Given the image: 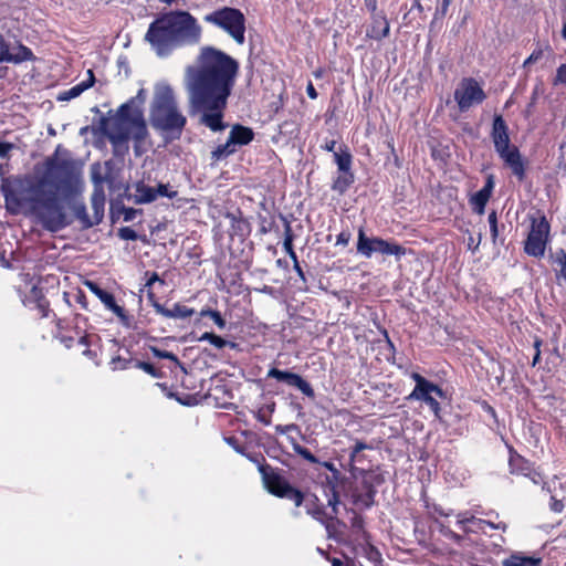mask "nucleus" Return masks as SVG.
Wrapping results in <instances>:
<instances>
[{
    "label": "nucleus",
    "instance_id": "obj_1",
    "mask_svg": "<svg viewBox=\"0 0 566 566\" xmlns=\"http://www.w3.org/2000/svg\"><path fill=\"white\" fill-rule=\"evenodd\" d=\"M239 65L235 60L212 46H205L185 71V87L189 107L201 113L200 122L213 132L222 130L223 109L235 82Z\"/></svg>",
    "mask_w": 566,
    "mask_h": 566
},
{
    "label": "nucleus",
    "instance_id": "obj_2",
    "mask_svg": "<svg viewBox=\"0 0 566 566\" xmlns=\"http://www.w3.org/2000/svg\"><path fill=\"white\" fill-rule=\"evenodd\" d=\"M201 38V27L186 11L167 13L155 20L146 33V40L158 55H167L174 48L181 44L198 43Z\"/></svg>",
    "mask_w": 566,
    "mask_h": 566
},
{
    "label": "nucleus",
    "instance_id": "obj_3",
    "mask_svg": "<svg viewBox=\"0 0 566 566\" xmlns=\"http://www.w3.org/2000/svg\"><path fill=\"white\" fill-rule=\"evenodd\" d=\"M151 127L169 139L180 138L187 124V117L180 109L172 87L166 82L154 86L149 109Z\"/></svg>",
    "mask_w": 566,
    "mask_h": 566
},
{
    "label": "nucleus",
    "instance_id": "obj_4",
    "mask_svg": "<svg viewBox=\"0 0 566 566\" xmlns=\"http://www.w3.org/2000/svg\"><path fill=\"white\" fill-rule=\"evenodd\" d=\"M44 170L36 189H46L62 198H75L82 191L81 174L73 159L56 150L44 161Z\"/></svg>",
    "mask_w": 566,
    "mask_h": 566
},
{
    "label": "nucleus",
    "instance_id": "obj_5",
    "mask_svg": "<svg viewBox=\"0 0 566 566\" xmlns=\"http://www.w3.org/2000/svg\"><path fill=\"white\" fill-rule=\"evenodd\" d=\"M148 135L143 111L135 105L134 99L119 107L115 123L107 132V137L114 145H122L133 139L137 155L140 154V147Z\"/></svg>",
    "mask_w": 566,
    "mask_h": 566
},
{
    "label": "nucleus",
    "instance_id": "obj_6",
    "mask_svg": "<svg viewBox=\"0 0 566 566\" xmlns=\"http://www.w3.org/2000/svg\"><path fill=\"white\" fill-rule=\"evenodd\" d=\"M73 200L74 198H62L61 195L46 189H35L31 198V208L45 229L57 231L67 224L64 203L70 205Z\"/></svg>",
    "mask_w": 566,
    "mask_h": 566
},
{
    "label": "nucleus",
    "instance_id": "obj_7",
    "mask_svg": "<svg viewBox=\"0 0 566 566\" xmlns=\"http://www.w3.org/2000/svg\"><path fill=\"white\" fill-rule=\"evenodd\" d=\"M492 138L500 157L512 169V172L522 179L524 177V166L517 148L510 146L507 127L501 116H496L493 122Z\"/></svg>",
    "mask_w": 566,
    "mask_h": 566
},
{
    "label": "nucleus",
    "instance_id": "obj_8",
    "mask_svg": "<svg viewBox=\"0 0 566 566\" xmlns=\"http://www.w3.org/2000/svg\"><path fill=\"white\" fill-rule=\"evenodd\" d=\"M203 20L224 30L238 44L244 43L245 18L240 10L224 7L206 14Z\"/></svg>",
    "mask_w": 566,
    "mask_h": 566
},
{
    "label": "nucleus",
    "instance_id": "obj_9",
    "mask_svg": "<svg viewBox=\"0 0 566 566\" xmlns=\"http://www.w3.org/2000/svg\"><path fill=\"white\" fill-rule=\"evenodd\" d=\"M260 472L264 488L271 494L279 497L290 499L295 503V506H301L303 502L302 493L292 488L284 478H282L269 467H260Z\"/></svg>",
    "mask_w": 566,
    "mask_h": 566
},
{
    "label": "nucleus",
    "instance_id": "obj_10",
    "mask_svg": "<svg viewBox=\"0 0 566 566\" xmlns=\"http://www.w3.org/2000/svg\"><path fill=\"white\" fill-rule=\"evenodd\" d=\"M411 377L416 381V386L411 394L408 396V399L421 400L426 402L433 411L434 416L439 418L440 403L438 402L437 397L443 398V390L417 373H413Z\"/></svg>",
    "mask_w": 566,
    "mask_h": 566
},
{
    "label": "nucleus",
    "instance_id": "obj_11",
    "mask_svg": "<svg viewBox=\"0 0 566 566\" xmlns=\"http://www.w3.org/2000/svg\"><path fill=\"white\" fill-rule=\"evenodd\" d=\"M357 252L366 258H370L374 252L386 255L401 256L406 253L401 245L386 241L381 238H368L363 229L358 231Z\"/></svg>",
    "mask_w": 566,
    "mask_h": 566
},
{
    "label": "nucleus",
    "instance_id": "obj_12",
    "mask_svg": "<svg viewBox=\"0 0 566 566\" xmlns=\"http://www.w3.org/2000/svg\"><path fill=\"white\" fill-rule=\"evenodd\" d=\"M549 235V223L545 217L532 219L531 230L525 241L524 251L532 256L541 258L545 253Z\"/></svg>",
    "mask_w": 566,
    "mask_h": 566
},
{
    "label": "nucleus",
    "instance_id": "obj_13",
    "mask_svg": "<svg viewBox=\"0 0 566 566\" xmlns=\"http://www.w3.org/2000/svg\"><path fill=\"white\" fill-rule=\"evenodd\" d=\"M454 99L460 111L467 112L472 106L481 104L485 99V93L473 78H463L454 91Z\"/></svg>",
    "mask_w": 566,
    "mask_h": 566
},
{
    "label": "nucleus",
    "instance_id": "obj_14",
    "mask_svg": "<svg viewBox=\"0 0 566 566\" xmlns=\"http://www.w3.org/2000/svg\"><path fill=\"white\" fill-rule=\"evenodd\" d=\"M253 139V132L249 127L235 125L230 132L228 140L212 151V158L220 160L235 151L237 145H247Z\"/></svg>",
    "mask_w": 566,
    "mask_h": 566
},
{
    "label": "nucleus",
    "instance_id": "obj_15",
    "mask_svg": "<svg viewBox=\"0 0 566 566\" xmlns=\"http://www.w3.org/2000/svg\"><path fill=\"white\" fill-rule=\"evenodd\" d=\"M34 59L32 51L23 44H17L10 46L0 35V63H13L19 64L24 61H31Z\"/></svg>",
    "mask_w": 566,
    "mask_h": 566
},
{
    "label": "nucleus",
    "instance_id": "obj_16",
    "mask_svg": "<svg viewBox=\"0 0 566 566\" xmlns=\"http://www.w3.org/2000/svg\"><path fill=\"white\" fill-rule=\"evenodd\" d=\"M268 377L275 378L280 381H284L289 386L297 388L302 394H304L307 397H314V390L312 386L297 374L280 370L277 368H272L269 370Z\"/></svg>",
    "mask_w": 566,
    "mask_h": 566
},
{
    "label": "nucleus",
    "instance_id": "obj_17",
    "mask_svg": "<svg viewBox=\"0 0 566 566\" xmlns=\"http://www.w3.org/2000/svg\"><path fill=\"white\" fill-rule=\"evenodd\" d=\"M84 284L93 294L99 298L106 308L112 311L123 322L127 321V315L125 314L124 308L116 304L115 298L111 293L102 290L96 283L92 281H86Z\"/></svg>",
    "mask_w": 566,
    "mask_h": 566
},
{
    "label": "nucleus",
    "instance_id": "obj_18",
    "mask_svg": "<svg viewBox=\"0 0 566 566\" xmlns=\"http://www.w3.org/2000/svg\"><path fill=\"white\" fill-rule=\"evenodd\" d=\"M510 471L512 474H522L525 476H531L532 481L537 484L539 481L537 478H539L538 474L532 475V468L527 460H525L523 457H521L518 453L510 450V460H509Z\"/></svg>",
    "mask_w": 566,
    "mask_h": 566
},
{
    "label": "nucleus",
    "instance_id": "obj_19",
    "mask_svg": "<svg viewBox=\"0 0 566 566\" xmlns=\"http://www.w3.org/2000/svg\"><path fill=\"white\" fill-rule=\"evenodd\" d=\"M542 563L539 556L515 552L502 560V566H542Z\"/></svg>",
    "mask_w": 566,
    "mask_h": 566
},
{
    "label": "nucleus",
    "instance_id": "obj_20",
    "mask_svg": "<svg viewBox=\"0 0 566 566\" xmlns=\"http://www.w3.org/2000/svg\"><path fill=\"white\" fill-rule=\"evenodd\" d=\"M389 33V23L384 17L374 19L373 25L367 31V35L371 39L380 40L386 38Z\"/></svg>",
    "mask_w": 566,
    "mask_h": 566
},
{
    "label": "nucleus",
    "instance_id": "obj_21",
    "mask_svg": "<svg viewBox=\"0 0 566 566\" xmlns=\"http://www.w3.org/2000/svg\"><path fill=\"white\" fill-rule=\"evenodd\" d=\"M157 199V192L154 187L145 184L136 185L135 202L136 203H149Z\"/></svg>",
    "mask_w": 566,
    "mask_h": 566
},
{
    "label": "nucleus",
    "instance_id": "obj_22",
    "mask_svg": "<svg viewBox=\"0 0 566 566\" xmlns=\"http://www.w3.org/2000/svg\"><path fill=\"white\" fill-rule=\"evenodd\" d=\"M88 78L86 81H83L82 83L73 86L67 92H65V99L77 97L82 92L87 90L94 84V74L92 70L87 71Z\"/></svg>",
    "mask_w": 566,
    "mask_h": 566
},
{
    "label": "nucleus",
    "instance_id": "obj_23",
    "mask_svg": "<svg viewBox=\"0 0 566 566\" xmlns=\"http://www.w3.org/2000/svg\"><path fill=\"white\" fill-rule=\"evenodd\" d=\"M490 195L486 193V190H479L473 197H472V205L474 206V210L482 214L484 212V207L486 202L490 199Z\"/></svg>",
    "mask_w": 566,
    "mask_h": 566
},
{
    "label": "nucleus",
    "instance_id": "obj_24",
    "mask_svg": "<svg viewBox=\"0 0 566 566\" xmlns=\"http://www.w3.org/2000/svg\"><path fill=\"white\" fill-rule=\"evenodd\" d=\"M334 158L338 166V169L342 171H348L352 164V156L348 151H334Z\"/></svg>",
    "mask_w": 566,
    "mask_h": 566
},
{
    "label": "nucleus",
    "instance_id": "obj_25",
    "mask_svg": "<svg viewBox=\"0 0 566 566\" xmlns=\"http://www.w3.org/2000/svg\"><path fill=\"white\" fill-rule=\"evenodd\" d=\"M545 51L551 52L549 45L534 50L532 54L524 61L523 67H528L530 65L538 62L543 57Z\"/></svg>",
    "mask_w": 566,
    "mask_h": 566
},
{
    "label": "nucleus",
    "instance_id": "obj_26",
    "mask_svg": "<svg viewBox=\"0 0 566 566\" xmlns=\"http://www.w3.org/2000/svg\"><path fill=\"white\" fill-rule=\"evenodd\" d=\"M199 340H201V342L207 340L217 348H223L227 345L226 339H223L222 337H220L213 333L202 334V336L199 338Z\"/></svg>",
    "mask_w": 566,
    "mask_h": 566
},
{
    "label": "nucleus",
    "instance_id": "obj_27",
    "mask_svg": "<svg viewBox=\"0 0 566 566\" xmlns=\"http://www.w3.org/2000/svg\"><path fill=\"white\" fill-rule=\"evenodd\" d=\"M201 316H209L220 328H224L226 326V321L217 311L203 310L201 311Z\"/></svg>",
    "mask_w": 566,
    "mask_h": 566
},
{
    "label": "nucleus",
    "instance_id": "obj_28",
    "mask_svg": "<svg viewBox=\"0 0 566 566\" xmlns=\"http://www.w3.org/2000/svg\"><path fill=\"white\" fill-rule=\"evenodd\" d=\"M157 198L158 197H167L175 198L177 196V191L174 190L169 185H158L156 188Z\"/></svg>",
    "mask_w": 566,
    "mask_h": 566
},
{
    "label": "nucleus",
    "instance_id": "obj_29",
    "mask_svg": "<svg viewBox=\"0 0 566 566\" xmlns=\"http://www.w3.org/2000/svg\"><path fill=\"white\" fill-rule=\"evenodd\" d=\"M293 449H294V451L298 455H301L302 458H304L308 462H311V463H316L317 462L316 458L306 448H303L302 446L295 443L293 446Z\"/></svg>",
    "mask_w": 566,
    "mask_h": 566
},
{
    "label": "nucleus",
    "instance_id": "obj_30",
    "mask_svg": "<svg viewBox=\"0 0 566 566\" xmlns=\"http://www.w3.org/2000/svg\"><path fill=\"white\" fill-rule=\"evenodd\" d=\"M555 262L559 266V274L566 280V253L563 250L556 253Z\"/></svg>",
    "mask_w": 566,
    "mask_h": 566
},
{
    "label": "nucleus",
    "instance_id": "obj_31",
    "mask_svg": "<svg viewBox=\"0 0 566 566\" xmlns=\"http://www.w3.org/2000/svg\"><path fill=\"white\" fill-rule=\"evenodd\" d=\"M192 314H193L192 308H188L186 306H180V305L174 306L172 317L186 318V317L191 316Z\"/></svg>",
    "mask_w": 566,
    "mask_h": 566
},
{
    "label": "nucleus",
    "instance_id": "obj_32",
    "mask_svg": "<svg viewBox=\"0 0 566 566\" xmlns=\"http://www.w3.org/2000/svg\"><path fill=\"white\" fill-rule=\"evenodd\" d=\"M553 84L554 85H559V84L566 85V63L562 64L557 69L556 75L553 80Z\"/></svg>",
    "mask_w": 566,
    "mask_h": 566
},
{
    "label": "nucleus",
    "instance_id": "obj_33",
    "mask_svg": "<svg viewBox=\"0 0 566 566\" xmlns=\"http://www.w3.org/2000/svg\"><path fill=\"white\" fill-rule=\"evenodd\" d=\"M118 235L123 240H136L137 233L129 227L120 228L118 231Z\"/></svg>",
    "mask_w": 566,
    "mask_h": 566
},
{
    "label": "nucleus",
    "instance_id": "obj_34",
    "mask_svg": "<svg viewBox=\"0 0 566 566\" xmlns=\"http://www.w3.org/2000/svg\"><path fill=\"white\" fill-rule=\"evenodd\" d=\"M488 220H489L490 228H491V234H492L493 239H495L497 237V218H496V212L492 211L489 214Z\"/></svg>",
    "mask_w": 566,
    "mask_h": 566
},
{
    "label": "nucleus",
    "instance_id": "obj_35",
    "mask_svg": "<svg viewBox=\"0 0 566 566\" xmlns=\"http://www.w3.org/2000/svg\"><path fill=\"white\" fill-rule=\"evenodd\" d=\"M153 353L158 358H165V359H169V360H172V361H177L178 360L176 355L170 353V352L160 350L158 348H153Z\"/></svg>",
    "mask_w": 566,
    "mask_h": 566
},
{
    "label": "nucleus",
    "instance_id": "obj_36",
    "mask_svg": "<svg viewBox=\"0 0 566 566\" xmlns=\"http://www.w3.org/2000/svg\"><path fill=\"white\" fill-rule=\"evenodd\" d=\"M92 201H93V207H94L96 213H98L99 208H103V206H104L103 192L102 191H99V192L96 191L94 193V196H93Z\"/></svg>",
    "mask_w": 566,
    "mask_h": 566
},
{
    "label": "nucleus",
    "instance_id": "obj_37",
    "mask_svg": "<svg viewBox=\"0 0 566 566\" xmlns=\"http://www.w3.org/2000/svg\"><path fill=\"white\" fill-rule=\"evenodd\" d=\"M137 366H138L140 369H143L144 371H146L147 374H150V375H153V376H155V375H156V369H155V367H154L151 364H149V363L140 361V363H138V364H137Z\"/></svg>",
    "mask_w": 566,
    "mask_h": 566
},
{
    "label": "nucleus",
    "instance_id": "obj_38",
    "mask_svg": "<svg viewBox=\"0 0 566 566\" xmlns=\"http://www.w3.org/2000/svg\"><path fill=\"white\" fill-rule=\"evenodd\" d=\"M12 148L13 145L10 143H0V158L7 157V155Z\"/></svg>",
    "mask_w": 566,
    "mask_h": 566
},
{
    "label": "nucleus",
    "instance_id": "obj_39",
    "mask_svg": "<svg viewBox=\"0 0 566 566\" xmlns=\"http://www.w3.org/2000/svg\"><path fill=\"white\" fill-rule=\"evenodd\" d=\"M457 518V523L462 526H464L465 523L473 521V516L469 515L468 513L458 514Z\"/></svg>",
    "mask_w": 566,
    "mask_h": 566
},
{
    "label": "nucleus",
    "instance_id": "obj_40",
    "mask_svg": "<svg viewBox=\"0 0 566 566\" xmlns=\"http://www.w3.org/2000/svg\"><path fill=\"white\" fill-rule=\"evenodd\" d=\"M74 210L78 218H84L85 216V206L82 202H74Z\"/></svg>",
    "mask_w": 566,
    "mask_h": 566
},
{
    "label": "nucleus",
    "instance_id": "obj_41",
    "mask_svg": "<svg viewBox=\"0 0 566 566\" xmlns=\"http://www.w3.org/2000/svg\"><path fill=\"white\" fill-rule=\"evenodd\" d=\"M551 509L556 513H560L564 510V504L562 501L553 499Z\"/></svg>",
    "mask_w": 566,
    "mask_h": 566
},
{
    "label": "nucleus",
    "instance_id": "obj_42",
    "mask_svg": "<svg viewBox=\"0 0 566 566\" xmlns=\"http://www.w3.org/2000/svg\"><path fill=\"white\" fill-rule=\"evenodd\" d=\"M97 170H98V166L96 165L92 169V180L95 185H99L102 182V178Z\"/></svg>",
    "mask_w": 566,
    "mask_h": 566
},
{
    "label": "nucleus",
    "instance_id": "obj_43",
    "mask_svg": "<svg viewBox=\"0 0 566 566\" xmlns=\"http://www.w3.org/2000/svg\"><path fill=\"white\" fill-rule=\"evenodd\" d=\"M306 93L312 99H315L317 97V92L312 82H308L306 86Z\"/></svg>",
    "mask_w": 566,
    "mask_h": 566
},
{
    "label": "nucleus",
    "instance_id": "obj_44",
    "mask_svg": "<svg viewBox=\"0 0 566 566\" xmlns=\"http://www.w3.org/2000/svg\"><path fill=\"white\" fill-rule=\"evenodd\" d=\"M493 187H494L493 177H492V176H489V177H488V180H486V184H485V186L482 188V190H486V193H489V195L491 196L492 190H493Z\"/></svg>",
    "mask_w": 566,
    "mask_h": 566
},
{
    "label": "nucleus",
    "instance_id": "obj_45",
    "mask_svg": "<svg viewBox=\"0 0 566 566\" xmlns=\"http://www.w3.org/2000/svg\"><path fill=\"white\" fill-rule=\"evenodd\" d=\"M296 429L295 424H287V426H276L275 431L279 433H286L289 430Z\"/></svg>",
    "mask_w": 566,
    "mask_h": 566
},
{
    "label": "nucleus",
    "instance_id": "obj_46",
    "mask_svg": "<svg viewBox=\"0 0 566 566\" xmlns=\"http://www.w3.org/2000/svg\"><path fill=\"white\" fill-rule=\"evenodd\" d=\"M349 241V234L348 233H345V232H342L338 237H337V243L338 244H344L346 245Z\"/></svg>",
    "mask_w": 566,
    "mask_h": 566
},
{
    "label": "nucleus",
    "instance_id": "obj_47",
    "mask_svg": "<svg viewBox=\"0 0 566 566\" xmlns=\"http://www.w3.org/2000/svg\"><path fill=\"white\" fill-rule=\"evenodd\" d=\"M284 247H285L286 251L290 253V255H291L294 260H296L295 253H294V252H293V250H292V241H291V239H286V240L284 241Z\"/></svg>",
    "mask_w": 566,
    "mask_h": 566
},
{
    "label": "nucleus",
    "instance_id": "obj_48",
    "mask_svg": "<svg viewBox=\"0 0 566 566\" xmlns=\"http://www.w3.org/2000/svg\"><path fill=\"white\" fill-rule=\"evenodd\" d=\"M452 0H442V3L439 8V11L441 12L442 15H444L448 11V8L450 6Z\"/></svg>",
    "mask_w": 566,
    "mask_h": 566
},
{
    "label": "nucleus",
    "instance_id": "obj_49",
    "mask_svg": "<svg viewBox=\"0 0 566 566\" xmlns=\"http://www.w3.org/2000/svg\"><path fill=\"white\" fill-rule=\"evenodd\" d=\"M539 345H541V342L539 340H535L534 346L536 348V354H535V356L533 358V365H536L537 361L539 360V356H541Z\"/></svg>",
    "mask_w": 566,
    "mask_h": 566
},
{
    "label": "nucleus",
    "instance_id": "obj_50",
    "mask_svg": "<svg viewBox=\"0 0 566 566\" xmlns=\"http://www.w3.org/2000/svg\"><path fill=\"white\" fill-rule=\"evenodd\" d=\"M366 449V444L364 442H356L353 449L352 457L360 452L361 450Z\"/></svg>",
    "mask_w": 566,
    "mask_h": 566
},
{
    "label": "nucleus",
    "instance_id": "obj_51",
    "mask_svg": "<svg viewBox=\"0 0 566 566\" xmlns=\"http://www.w3.org/2000/svg\"><path fill=\"white\" fill-rule=\"evenodd\" d=\"M335 146H336V142L335 140H328L325 143V145L323 146V148L327 151H334L335 150Z\"/></svg>",
    "mask_w": 566,
    "mask_h": 566
},
{
    "label": "nucleus",
    "instance_id": "obj_52",
    "mask_svg": "<svg viewBox=\"0 0 566 566\" xmlns=\"http://www.w3.org/2000/svg\"><path fill=\"white\" fill-rule=\"evenodd\" d=\"M480 241H481V238H479V239H478V241L475 242V241H474V239H473L472 237H470V238H469V242H468V247H469L470 249L475 250V249L479 247Z\"/></svg>",
    "mask_w": 566,
    "mask_h": 566
},
{
    "label": "nucleus",
    "instance_id": "obj_53",
    "mask_svg": "<svg viewBox=\"0 0 566 566\" xmlns=\"http://www.w3.org/2000/svg\"><path fill=\"white\" fill-rule=\"evenodd\" d=\"M157 281H158V282H160V283H164V281H161V280L159 279V276H158V274H157V273H153V274L150 275V277L148 279V281H147V285H151V284H154V283H155V282H157Z\"/></svg>",
    "mask_w": 566,
    "mask_h": 566
},
{
    "label": "nucleus",
    "instance_id": "obj_54",
    "mask_svg": "<svg viewBox=\"0 0 566 566\" xmlns=\"http://www.w3.org/2000/svg\"><path fill=\"white\" fill-rule=\"evenodd\" d=\"M328 504L333 507V511L336 512V505L338 504V497L336 494H333V497L328 500Z\"/></svg>",
    "mask_w": 566,
    "mask_h": 566
},
{
    "label": "nucleus",
    "instance_id": "obj_55",
    "mask_svg": "<svg viewBox=\"0 0 566 566\" xmlns=\"http://www.w3.org/2000/svg\"><path fill=\"white\" fill-rule=\"evenodd\" d=\"M158 311L166 317H172V312H174V308L172 310H165L163 307H159L158 306Z\"/></svg>",
    "mask_w": 566,
    "mask_h": 566
},
{
    "label": "nucleus",
    "instance_id": "obj_56",
    "mask_svg": "<svg viewBox=\"0 0 566 566\" xmlns=\"http://www.w3.org/2000/svg\"><path fill=\"white\" fill-rule=\"evenodd\" d=\"M332 565L333 566H343V562L338 558H333L332 559Z\"/></svg>",
    "mask_w": 566,
    "mask_h": 566
},
{
    "label": "nucleus",
    "instance_id": "obj_57",
    "mask_svg": "<svg viewBox=\"0 0 566 566\" xmlns=\"http://www.w3.org/2000/svg\"><path fill=\"white\" fill-rule=\"evenodd\" d=\"M137 98H138V99H140V102H144L145 96H144V91H143V90H140V91L138 92V94H137Z\"/></svg>",
    "mask_w": 566,
    "mask_h": 566
},
{
    "label": "nucleus",
    "instance_id": "obj_58",
    "mask_svg": "<svg viewBox=\"0 0 566 566\" xmlns=\"http://www.w3.org/2000/svg\"><path fill=\"white\" fill-rule=\"evenodd\" d=\"M334 188H335V189H340V190H343V188L340 187V180H337V181L335 182Z\"/></svg>",
    "mask_w": 566,
    "mask_h": 566
},
{
    "label": "nucleus",
    "instance_id": "obj_59",
    "mask_svg": "<svg viewBox=\"0 0 566 566\" xmlns=\"http://www.w3.org/2000/svg\"><path fill=\"white\" fill-rule=\"evenodd\" d=\"M562 34H563V38L566 40V23L563 27Z\"/></svg>",
    "mask_w": 566,
    "mask_h": 566
},
{
    "label": "nucleus",
    "instance_id": "obj_60",
    "mask_svg": "<svg viewBox=\"0 0 566 566\" xmlns=\"http://www.w3.org/2000/svg\"><path fill=\"white\" fill-rule=\"evenodd\" d=\"M488 525H490L491 527H494V528H500L499 525H494L493 523H488Z\"/></svg>",
    "mask_w": 566,
    "mask_h": 566
},
{
    "label": "nucleus",
    "instance_id": "obj_61",
    "mask_svg": "<svg viewBox=\"0 0 566 566\" xmlns=\"http://www.w3.org/2000/svg\"><path fill=\"white\" fill-rule=\"evenodd\" d=\"M295 268H296V272H300V273H301V269H300V266L297 265V263L295 264Z\"/></svg>",
    "mask_w": 566,
    "mask_h": 566
},
{
    "label": "nucleus",
    "instance_id": "obj_62",
    "mask_svg": "<svg viewBox=\"0 0 566 566\" xmlns=\"http://www.w3.org/2000/svg\"><path fill=\"white\" fill-rule=\"evenodd\" d=\"M371 554H373V555H375V556H377V555H378V552H373V551H371Z\"/></svg>",
    "mask_w": 566,
    "mask_h": 566
}]
</instances>
